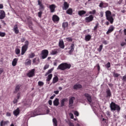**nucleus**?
<instances>
[{
    "instance_id": "nucleus-1",
    "label": "nucleus",
    "mask_w": 126,
    "mask_h": 126,
    "mask_svg": "<svg viewBox=\"0 0 126 126\" xmlns=\"http://www.w3.org/2000/svg\"><path fill=\"white\" fill-rule=\"evenodd\" d=\"M71 67V64L66 63H62L57 67V69L60 70H65V69H69Z\"/></svg>"
},
{
    "instance_id": "nucleus-2",
    "label": "nucleus",
    "mask_w": 126,
    "mask_h": 126,
    "mask_svg": "<svg viewBox=\"0 0 126 126\" xmlns=\"http://www.w3.org/2000/svg\"><path fill=\"white\" fill-rule=\"evenodd\" d=\"M105 16L106 17L107 20L109 21L111 24H113L114 22V18L112 16V12L110 11L107 10L105 12Z\"/></svg>"
},
{
    "instance_id": "nucleus-3",
    "label": "nucleus",
    "mask_w": 126,
    "mask_h": 126,
    "mask_svg": "<svg viewBox=\"0 0 126 126\" xmlns=\"http://www.w3.org/2000/svg\"><path fill=\"white\" fill-rule=\"evenodd\" d=\"M110 109L111 111H117V112H120V111H121V107H120V106L113 101L111 102L110 104Z\"/></svg>"
},
{
    "instance_id": "nucleus-4",
    "label": "nucleus",
    "mask_w": 126,
    "mask_h": 126,
    "mask_svg": "<svg viewBox=\"0 0 126 126\" xmlns=\"http://www.w3.org/2000/svg\"><path fill=\"white\" fill-rule=\"evenodd\" d=\"M48 55H49V51H48V50L44 49L42 51L41 55H42V59H43V60L46 59V58L48 57Z\"/></svg>"
},
{
    "instance_id": "nucleus-5",
    "label": "nucleus",
    "mask_w": 126,
    "mask_h": 126,
    "mask_svg": "<svg viewBox=\"0 0 126 126\" xmlns=\"http://www.w3.org/2000/svg\"><path fill=\"white\" fill-rule=\"evenodd\" d=\"M31 117H36L39 115V110L38 109H35L29 113Z\"/></svg>"
},
{
    "instance_id": "nucleus-6",
    "label": "nucleus",
    "mask_w": 126,
    "mask_h": 126,
    "mask_svg": "<svg viewBox=\"0 0 126 126\" xmlns=\"http://www.w3.org/2000/svg\"><path fill=\"white\" fill-rule=\"evenodd\" d=\"M94 20V17L93 15H91L89 17H87L85 18V21L87 23L92 22Z\"/></svg>"
},
{
    "instance_id": "nucleus-7",
    "label": "nucleus",
    "mask_w": 126,
    "mask_h": 126,
    "mask_svg": "<svg viewBox=\"0 0 126 126\" xmlns=\"http://www.w3.org/2000/svg\"><path fill=\"white\" fill-rule=\"evenodd\" d=\"M37 2L38 5H39V10H44V9H45V5L42 3V1H41L40 0H38Z\"/></svg>"
},
{
    "instance_id": "nucleus-8",
    "label": "nucleus",
    "mask_w": 126,
    "mask_h": 126,
    "mask_svg": "<svg viewBox=\"0 0 126 126\" xmlns=\"http://www.w3.org/2000/svg\"><path fill=\"white\" fill-rule=\"evenodd\" d=\"M75 100V97L72 96L69 99V107H72L73 106L74 101Z\"/></svg>"
},
{
    "instance_id": "nucleus-9",
    "label": "nucleus",
    "mask_w": 126,
    "mask_h": 126,
    "mask_svg": "<svg viewBox=\"0 0 126 126\" xmlns=\"http://www.w3.org/2000/svg\"><path fill=\"white\" fill-rule=\"evenodd\" d=\"M84 96L87 98V100L89 103H91L92 102V98L91 97V95L89 94L86 93L84 94Z\"/></svg>"
},
{
    "instance_id": "nucleus-10",
    "label": "nucleus",
    "mask_w": 126,
    "mask_h": 126,
    "mask_svg": "<svg viewBox=\"0 0 126 126\" xmlns=\"http://www.w3.org/2000/svg\"><path fill=\"white\" fill-rule=\"evenodd\" d=\"M29 77H33L35 75V69H32L27 74Z\"/></svg>"
},
{
    "instance_id": "nucleus-11",
    "label": "nucleus",
    "mask_w": 126,
    "mask_h": 126,
    "mask_svg": "<svg viewBox=\"0 0 126 126\" xmlns=\"http://www.w3.org/2000/svg\"><path fill=\"white\" fill-rule=\"evenodd\" d=\"M52 20L53 22H58V21H60V17L57 15H54L52 16Z\"/></svg>"
},
{
    "instance_id": "nucleus-12",
    "label": "nucleus",
    "mask_w": 126,
    "mask_h": 126,
    "mask_svg": "<svg viewBox=\"0 0 126 126\" xmlns=\"http://www.w3.org/2000/svg\"><path fill=\"white\" fill-rule=\"evenodd\" d=\"M69 7V4L67 3V2L65 1L63 3V10H66Z\"/></svg>"
},
{
    "instance_id": "nucleus-13",
    "label": "nucleus",
    "mask_w": 126,
    "mask_h": 126,
    "mask_svg": "<svg viewBox=\"0 0 126 126\" xmlns=\"http://www.w3.org/2000/svg\"><path fill=\"white\" fill-rule=\"evenodd\" d=\"M56 5L55 4H51L49 6V8L50 9V12L53 13L56 11Z\"/></svg>"
},
{
    "instance_id": "nucleus-14",
    "label": "nucleus",
    "mask_w": 126,
    "mask_h": 126,
    "mask_svg": "<svg viewBox=\"0 0 126 126\" xmlns=\"http://www.w3.org/2000/svg\"><path fill=\"white\" fill-rule=\"evenodd\" d=\"M59 47L61 49H64V43L63 42V40H60L59 42Z\"/></svg>"
},
{
    "instance_id": "nucleus-15",
    "label": "nucleus",
    "mask_w": 126,
    "mask_h": 126,
    "mask_svg": "<svg viewBox=\"0 0 126 126\" xmlns=\"http://www.w3.org/2000/svg\"><path fill=\"white\" fill-rule=\"evenodd\" d=\"M68 101V99L67 98H63L61 101V107H63L64 104H65V102H67Z\"/></svg>"
},
{
    "instance_id": "nucleus-16",
    "label": "nucleus",
    "mask_w": 126,
    "mask_h": 126,
    "mask_svg": "<svg viewBox=\"0 0 126 126\" xmlns=\"http://www.w3.org/2000/svg\"><path fill=\"white\" fill-rule=\"evenodd\" d=\"M0 14V19H3L5 17V12L4 11L1 10Z\"/></svg>"
},
{
    "instance_id": "nucleus-17",
    "label": "nucleus",
    "mask_w": 126,
    "mask_h": 126,
    "mask_svg": "<svg viewBox=\"0 0 126 126\" xmlns=\"http://www.w3.org/2000/svg\"><path fill=\"white\" fill-rule=\"evenodd\" d=\"M114 30H115V27H114V26H111L109 27L108 31L106 32V34H110V33H112V32H113V31H114Z\"/></svg>"
},
{
    "instance_id": "nucleus-18",
    "label": "nucleus",
    "mask_w": 126,
    "mask_h": 126,
    "mask_svg": "<svg viewBox=\"0 0 126 126\" xmlns=\"http://www.w3.org/2000/svg\"><path fill=\"white\" fill-rule=\"evenodd\" d=\"M53 105L56 106H59V105H60V99L56 98L53 101Z\"/></svg>"
},
{
    "instance_id": "nucleus-19",
    "label": "nucleus",
    "mask_w": 126,
    "mask_h": 126,
    "mask_svg": "<svg viewBox=\"0 0 126 126\" xmlns=\"http://www.w3.org/2000/svg\"><path fill=\"white\" fill-rule=\"evenodd\" d=\"M27 49L28 47H26L25 46H22V50H21V55L23 56L25 53H26V51H27Z\"/></svg>"
},
{
    "instance_id": "nucleus-20",
    "label": "nucleus",
    "mask_w": 126,
    "mask_h": 126,
    "mask_svg": "<svg viewBox=\"0 0 126 126\" xmlns=\"http://www.w3.org/2000/svg\"><path fill=\"white\" fill-rule=\"evenodd\" d=\"M70 48L71 49L68 52L69 55H71L73 53V51H74V44H71Z\"/></svg>"
},
{
    "instance_id": "nucleus-21",
    "label": "nucleus",
    "mask_w": 126,
    "mask_h": 126,
    "mask_svg": "<svg viewBox=\"0 0 126 126\" xmlns=\"http://www.w3.org/2000/svg\"><path fill=\"white\" fill-rule=\"evenodd\" d=\"M9 123V121H4L3 120H2L0 122V126H6V125L8 124Z\"/></svg>"
},
{
    "instance_id": "nucleus-22",
    "label": "nucleus",
    "mask_w": 126,
    "mask_h": 126,
    "mask_svg": "<svg viewBox=\"0 0 126 126\" xmlns=\"http://www.w3.org/2000/svg\"><path fill=\"white\" fill-rule=\"evenodd\" d=\"M78 15H79V16H83V15H84V14H86V11L85 10H80L78 12Z\"/></svg>"
},
{
    "instance_id": "nucleus-23",
    "label": "nucleus",
    "mask_w": 126,
    "mask_h": 126,
    "mask_svg": "<svg viewBox=\"0 0 126 126\" xmlns=\"http://www.w3.org/2000/svg\"><path fill=\"white\" fill-rule=\"evenodd\" d=\"M13 31L15 32V34H18L19 33V30H18V27L17 25H15L13 28Z\"/></svg>"
},
{
    "instance_id": "nucleus-24",
    "label": "nucleus",
    "mask_w": 126,
    "mask_h": 126,
    "mask_svg": "<svg viewBox=\"0 0 126 126\" xmlns=\"http://www.w3.org/2000/svg\"><path fill=\"white\" fill-rule=\"evenodd\" d=\"M20 87H21V85H18L16 86V87L15 88V91H14V93L15 94H16V93H17V92H18V91H19V90H20Z\"/></svg>"
},
{
    "instance_id": "nucleus-25",
    "label": "nucleus",
    "mask_w": 126,
    "mask_h": 126,
    "mask_svg": "<svg viewBox=\"0 0 126 126\" xmlns=\"http://www.w3.org/2000/svg\"><path fill=\"white\" fill-rule=\"evenodd\" d=\"M32 63L35 64H38V63H40V60L39 59V58H34L32 60Z\"/></svg>"
},
{
    "instance_id": "nucleus-26",
    "label": "nucleus",
    "mask_w": 126,
    "mask_h": 126,
    "mask_svg": "<svg viewBox=\"0 0 126 126\" xmlns=\"http://www.w3.org/2000/svg\"><path fill=\"white\" fill-rule=\"evenodd\" d=\"M17 62H18V59L17 58L14 59L12 62V65H13V66H15V65L17 64Z\"/></svg>"
},
{
    "instance_id": "nucleus-27",
    "label": "nucleus",
    "mask_w": 126,
    "mask_h": 126,
    "mask_svg": "<svg viewBox=\"0 0 126 126\" xmlns=\"http://www.w3.org/2000/svg\"><path fill=\"white\" fill-rule=\"evenodd\" d=\"M73 12V11L72 10V8H69L66 11V13H67V14H69V15H72Z\"/></svg>"
},
{
    "instance_id": "nucleus-28",
    "label": "nucleus",
    "mask_w": 126,
    "mask_h": 126,
    "mask_svg": "<svg viewBox=\"0 0 126 126\" xmlns=\"http://www.w3.org/2000/svg\"><path fill=\"white\" fill-rule=\"evenodd\" d=\"M62 27L63 29H65V28H67V27H68V23L66 22H64L62 24Z\"/></svg>"
},
{
    "instance_id": "nucleus-29",
    "label": "nucleus",
    "mask_w": 126,
    "mask_h": 126,
    "mask_svg": "<svg viewBox=\"0 0 126 126\" xmlns=\"http://www.w3.org/2000/svg\"><path fill=\"white\" fill-rule=\"evenodd\" d=\"M59 51V49H55L54 50H53L52 51V52H51V55H52L53 56H55V55H57L58 53V51Z\"/></svg>"
},
{
    "instance_id": "nucleus-30",
    "label": "nucleus",
    "mask_w": 126,
    "mask_h": 126,
    "mask_svg": "<svg viewBox=\"0 0 126 126\" xmlns=\"http://www.w3.org/2000/svg\"><path fill=\"white\" fill-rule=\"evenodd\" d=\"M82 88V85L80 84H76L73 87V89H75V90L77 89H79V88Z\"/></svg>"
},
{
    "instance_id": "nucleus-31",
    "label": "nucleus",
    "mask_w": 126,
    "mask_h": 126,
    "mask_svg": "<svg viewBox=\"0 0 126 126\" xmlns=\"http://www.w3.org/2000/svg\"><path fill=\"white\" fill-rule=\"evenodd\" d=\"M20 113V110L19 108H17L16 110L13 111V114L14 116H18V114Z\"/></svg>"
},
{
    "instance_id": "nucleus-32",
    "label": "nucleus",
    "mask_w": 126,
    "mask_h": 126,
    "mask_svg": "<svg viewBox=\"0 0 126 126\" xmlns=\"http://www.w3.org/2000/svg\"><path fill=\"white\" fill-rule=\"evenodd\" d=\"M58 81H59V77H58L57 76H56L53 79L52 83H53V84H55V83H57Z\"/></svg>"
},
{
    "instance_id": "nucleus-33",
    "label": "nucleus",
    "mask_w": 126,
    "mask_h": 126,
    "mask_svg": "<svg viewBox=\"0 0 126 126\" xmlns=\"http://www.w3.org/2000/svg\"><path fill=\"white\" fill-rule=\"evenodd\" d=\"M106 94H107V96L106 97H111L112 94L111 93V90H110V89H107L106 90Z\"/></svg>"
},
{
    "instance_id": "nucleus-34",
    "label": "nucleus",
    "mask_w": 126,
    "mask_h": 126,
    "mask_svg": "<svg viewBox=\"0 0 126 126\" xmlns=\"http://www.w3.org/2000/svg\"><path fill=\"white\" fill-rule=\"evenodd\" d=\"M32 61L30 59H27L25 62L26 65H31Z\"/></svg>"
},
{
    "instance_id": "nucleus-35",
    "label": "nucleus",
    "mask_w": 126,
    "mask_h": 126,
    "mask_svg": "<svg viewBox=\"0 0 126 126\" xmlns=\"http://www.w3.org/2000/svg\"><path fill=\"white\" fill-rule=\"evenodd\" d=\"M90 39H91V35H90V34H88L85 36V39L87 42L90 41Z\"/></svg>"
},
{
    "instance_id": "nucleus-36",
    "label": "nucleus",
    "mask_w": 126,
    "mask_h": 126,
    "mask_svg": "<svg viewBox=\"0 0 126 126\" xmlns=\"http://www.w3.org/2000/svg\"><path fill=\"white\" fill-rule=\"evenodd\" d=\"M106 5V6H108V4L107 3L101 1V2L99 3V7L103 8L104 7V5Z\"/></svg>"
},
{
    "instance_id": "nucleus-37",
    "label": "nucleus",
    "mask_w": 126,
    "mask_h": 126,
    "mask_svg": "<svg viewBox=\"0 0 126 126\" xmlns=\"http://www.w3.org/2000/svg\"><path fill=\"white\" fill-rule=\"evenodd\" d=\"M52 77H53L52 74L48 75L47 78L46 79V81H50L51 79H52Z\"/></svg>"
},
{
    "instance_id": "nucleus-38",
    "label": "nucleus",
    "mask_w": 126,
    "mask_h": 126,
    "mask_svg": "<svg viewBox=\"0 0 126 126\" xmlns=\"http://www.w3.org/2000/svg\"><path fill=\"white\" fill-rule=\"evenodd\" d=\"M53 122L54 126H58V121H57V119L56 118H54L53 119Z\"/></svg>"
},
{
    "instance_id": "nucleus-39",
    "label": "nucleus",
    "mask_w": 126,
    "mask_h": 126,
    "mask_svg": "<svg viewBox=\"0 0 126 126\" xmlns=\"http://www.w3.org/2000/svg\"><path fill=\"white\" fill-rule=\"evenodd\" d=\"M35 57V53H32L29 55V59H33Z\"/></svg>"
},
{
    "instance_id": "nucleus-40",
    "label": "nucleus",
    "mask_w": 126,
    "mask_h": 126,
    "mask_svg": "<svg viewBox=\"0 0 126 126\" xmlns=\"http://www.w3.org/2000/svg\"><path fill=\"white\" fill-rule=\"evenodd\" d=\"M16 55H19L20 54V49L16 48L15 50Z\"/></svg>"
},
{
    "instance_id": "nucleus-41",
    "label": "nucleus",
    "mask_w": 126,
    "mask_h": 126,
    "mask_svg": "<svg viewBox=\"0 0 126 126\" xmlns=\"http://www.w3.org/2000/svg\"><path fill=\"white\" fill-rule=\"evenodd\" d=\"M52 71H53V69L48 70V71L46 73L45 76H47V75L50 74V73H52Z\"/></svg>"
},
{
    "instance_id": "nucleus-42",
    "label": "nucleus",
    "mask_w": 126,
    "mask_h": 126,
    "mask_svg": "<svg viewBox=\"0 0 126 126\" xmlns=\"http://www.w3.org/2000/svg\"><path fill=\"white\" fill-rule=\"evenodd\" d=\"M99 27V23H96L95 27L94 28V31H96L97 29H98V28Z\"/></svg>"
},
{
    "instance_id": "nucleus-43",
    "label": "nucleus",
    "mask_w": 126,
    "mask_h": 126,
    "mask_svg": "<svg viewBox=\"0 0 126 126\" xmlns=\"http://www.w3.org/2000/svg\"><path fill=\"white\" fill-rule=\"evenodd\" d=\"M38 86H40V87L44 86V83L42 81H39L38 82Z\"/></svg>"
},
{
    "instance_id": "nucleus-44",
    "label": "nucleus",
    "mask_w": 126,
    "mask_h": 126,
    "mask_svg": "<svg viewBox=\"0 0 126 126\" xmlns=\"http://www.w3.org/2000/svg\"><path fill=\"white\" fill-rule=\"evenodd\" d=\"M25 43V44L23 46L28 48V46L29 45V41H28V40H26Z\"/></svg>"
},
{
    "instance_id": "nucleus-45",
    "label": "nucleus",
    "mask_w": 126,
    "mask_h": 126,
    "mask_svg": "<svg viewBox=\"0 0 126 126\" xmlns=\"http://www.w3.org/2000/svg\"><path fill=\"white\" fill-rule=\"evenodd\" d=\"M103 49V45L101 44L99 46V47L98 48L97 51L98 52H101Z\"/></svg>"
},
{
    "instance_id": "nucleus-46",
    "label": "nucleus",
    "mask_w": 126,
    "mask_h": 126,
    "mask_svg": "<svg viewBox=\"0 0 126 126\" xmlns=\"http://www.w3.org/2000/svg\"><path fill=\"white\" fill-rule=\"evenodd\" d=\"M105 66L107 67V68L111 67V63H110V62L107 63V64H105Z\"/></svg>"
},
{
    "instance_id": "nucleus-47",
    "label": "nucleus",
    "mask_w": 126,
    "mask_h": 126,
    "mask_svg": "<svg viewBox=\"0 0 126 126\" xmlns=\"http://www.w3.org/2000/svg\"><path fill=\"white\" fill-rule=\"evenodd\" d=\"M113 76L114 77H119L120 76V74H118V73H114Z\"/></svg>"
},
{
    "instance_id": "nucleus-48",
    "label": "nucleus",
    "mask_w": 126,
    "mask_h": 126,
    "mask_svg": "<svg viewBox=\"0 0 126 126\" xmlns=\"http://www.w3.org/2000/svg\"><path fill=\"white\" fill-rule=\"evenodd\" d=\"M66 40L68 42H72V38L71 37H67L66 38Z\"/></svg>"
},
{
    "instance_id": "nucleus-49",
    "label": "nucleus",
    "mask_w": 126,
    "mask_h": 126,
    "mask_svg": "<svg viewBox=\"0 0 126 126\" xmlns=\"http://www.w3.org/2000/svg\"><path fill=\"white\" fill-rule=\"evenodd\" d=\"M122 80L123 82H126V74L122 77Z\"/></svg>"
},
{
    "instance_id": "nucleus-50",
    "label": "nucleus",
    "mask_w": 126,
    "mask_h": 126,
    "mask_svg": "<svg viewBox=\"0 0 126 126\" xmlns=\"http://www.w3.org/2000/svg\"><path fill=\"white\" fill-rule=\"evenodd\" d=\"M5 36V32H0V37H4Z\"/></svg>"
},
{
    "instance_id": "nucleus-51",
    "label": "nucleus",
    "mask_w": 126,
    "mask_h": 126,
    "mask_svg": "<svg viewBox=\"0 0 126 126\" xmlns=\"http://www.w3.org/2000/svg\"><path fill=\"white\" fill-rule=\"evenodd\" d=\"M42 14H43V12L42 11L38 12V17H40V18L42 17Z\"/></svg>"
},
{
    "instance_id": "nucleus-52",
    "label": "nucleus",
    "mask_w": 126,
    "mask_h": 126,
    "mask_svg": "<svg viewBox=\"0 0 126 126\" xmlns=\"http://www.w3.org/2000/svg\"><path fill=\"white\" fill-rule=\"evenodd\" d=\"M96 13V10H93L92 11H90V14H95Z\"/></svg>"
},
{
    "instance_id": "nucleus-53",
    "label": "nucleus",
    "mask_w": 126,
    "mask_h": 126,
    "mask_svg": "<svg viewBox=\"0 0 126 126\" xmlns=\"http://www.w3.org/2000/svg\"><path fill=\"white\" fill-rule=\"evenodd\" d=\"M48 68H49V65L46 64V65L44 66V68H43V69H44V70H46V69H48Z\"/></svg>"
},
{
    "instance_id": "nucleus-54",
    "label": "nucleus",
    "mask_w": 126,
    "mask_h": 126,
    "mask_svg": "<svg viewBox=\"0 0 126 126\" xmlns=\"http://www.w3.org/2000/svg\"><path fill=\"white\" fill-rule=\"evenodd\" d=\"M20 95H21V93H18L17 94V100L19 99V98H20Z\"/></svg>"
},
{
    "instance_id": "nucleus-55",
    "label": "nucleus",
    "mask_w": 126,
    "mask_h": 126,
    "mask_svg": "<svg viewBox=\"0 0 126 126\" xmlns=\"http://www.w3.org/2000/svg\"><path fill=\"white\" fill-rule=\"evenodd\" d=\"M74 114L75 115V116H76L77 117H78L79 116V113L77 111H75Z\"/></svg>"
},
{
    "instance_id": "nucleus-56",
    "label": "nucleus",
    "mask_w": 126,
    "mask_h": 126,
    "mask_svg": "<svg viewBox=\"0 0 126 126\" xmlns=\"http://www.w3.org/2000/svg\"><path fill=\"white\" fill-rule=\"evenodd\" d=\"M126 42H122L121 43V47H124V46H126Z\"/></svg>"
},
{
    "instance_id": "nucleus-57",
    "label": "nucleus",
    "mask_w": 126,
    "mask_h": 126,
    "mask_svg": "<svg viewBox=\"0 0 126 126\" xmlns=\"http://www.w3.org/2000/svg\"><path fill=\"white\" fill-rule=\"evenodd\" d=\"M106 115L108 116V117H110L111 116V112H110V111H107L106 112Z\"/></svg>"
},
{
    "instance_id": "nucleus-58",
    "label": "nucleus",
    "mask_w": 126,
    "mask_h": 126,
    "mask_svg": "<svg viewBox=\"0 0 126 126\" xmlns=\"http://www.w3.org/2000/svg\"><path fill=\"white\" fill-rule=\"evenodd\" d=\"M103 44H104V45H108V41H107V40H103L102 41Z\"/></svg>"
},
{
    "instance_id": "nucleus-59",
    "label": "nucleus",
    "mask_w": 126,
    "mask_h": 126,
    "mask_svg": "<svg viewBox=\"0 0 126 126\" xmlns=\"http://www.w3.org/2000/svg\"><path fill=\"white\" fill-rule=\"evenodd\" d=\"M25 40H26L25 37H23L21 38V41L22 43H24V42H25Z\"/></svg>"
},
{
    "instance_id": "nucleus-60",
    "label": "nucleus",
    "mask_w": 126,
    "mask_h": 126,
    "mask_svg": "<svg viewBox=\"0 0 126 126\" xmlns=\"http://www.w3.org/2000/svg\"><path fill=\"white\" fill-rule=\"evenodd\" d=\"M48 103L50 105V106H52V104H53V102L52 101V100H49L48 101Z\"/></svg>"
},
{
    "instance_id": "nucleus-61",
    "label": "nucleus",
    "mask_w": 126,
    "mask_h": 126,
    "mask_svg": "<svg viewBox=\"0 0 126 126\" xmlns=\"http://www.w3.org/2000/svg\"><path fill=\"white\" fill-rule=\"evenodd\" d=\"M6 115L7 117H10L11 116V114L10 112H7Z\"/></svg>"
},
{
    "instance_id": "nucleus-62",
    "label": "nucleus",
    "mask_w": 126,
    "mask_h": 126,
    "mask_svg": "<svg viewBox=\"0 0 126 126\" xmlns=\"http://www.w3.org/2000/svg\"><path fill=\"white\" fill-rule=\"evenodd\" d=\"M3 72V69L2 68H0V75Z\"/></svg>"
},
{
    "instance_id": "nucleus-63",
    "label": "nucleus",
    "mask_w": 126,
    "mask_h": 126,
    "mask_svg": "<svg viewBox=\"0 0 126 126\" xmlns=\"http://www.w3.org/2000/svg\"><path fill=\"white\" fill-rule=\"evenodd\" d=\"M18 102V100L17 99H14L13 100V103L14 104H16Z\"/></svg>"
},
{
    "instance_id": "nucleus-64",
    "label": "nucleus",
    "mask_w": 126,
    "mask_h": 126,
    "mask_svg": "<svg viewBox=\"0 0 126 126\" xmlns=\"http://www.w3.org/2000/svg\"><path fill=\"white\" fill-rule=\"evenodd\" d=\"M70 117L71 119H73V118H74L73 114L72 113H70Z\"/></svg>"
}]
</instances>
